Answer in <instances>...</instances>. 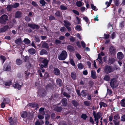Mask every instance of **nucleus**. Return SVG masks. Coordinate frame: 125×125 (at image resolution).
I'll use <instances>...</instances> for the list:
<instances>
[{
  "label": "nucleus",
  "mask_w": 125,
  "mask_h": 125,
  "mask_svg": "<svg viewBox=\"0 0 125 125\" xmlns=\"http://www.w3.org/2000/svg\"><path fill=\"white\" fill-rule=\"evenodd\" d=\"M75 29L76 30L80 31L81 29V26L79 25H77L75 27Z\"/></svg>",
  "instance_id": "4d7b16f0"
},
{
  "label": "nucleus",
  "mask_w": 125,
  "mask_h": 125,
  "mask_svg": "<svg viewBox=\"0 0 125 125\" xmlns=\"http://www.w3.org/2000/svg\"><path fill=\"white\" fill-rule=\"evenodd\" d=\"M23 42L26 44H28L30 43L31 42L28 39L25 38L23 41Z\"/></svg>",
  "instance_id": "ea45409f"
},
{
  "label": "nucleus",
  "mask_w": 125,
  "mask_h": 125,
  "mask_svg": "<svg viewBox=\"0 0 125 125\" xmlns=\"http://www.w3.org/2000/svg\"><path fill=\"white\" fill-rule=\"evenodd\" d=\"M125 23L124 22H122L120 24V27L121 28H123L125 25Z\"/></svg>",
  "instance_id": "3c124183"
},
{
  "label": "nucleus",
  "mask_w": 125,
  "mask_h": 125,
  "mask_svg": "<svg viewBox=\"0 0 125 125\" xmlns=\"http://www.w3.org/2000/svg\"><path fill=\"white\" fill-rule=\"evenodd\" d=\"M89 121L90 123H91L93 124H94L93 119L91 117H90L89 119Z\"/></svg>",
  "instance_id": "0e129e2a"
},
{
  "label": "nucleus",
  "mask_w": 125,
  "mask_h": 125,
  "mask_svg": "<svg viewBox=\"0 0 125 125\" xmlns=\"http://www.w3.org/2000/svg\"><path fill=\"white\" fill-rule=\"evenodd\" d=\"M42 47L43 48H49V46L47 43L44 42L42 44Z\"/></svg>",
  "instance_id": "6ab92c4d"
},
{
  "label": "nucleus",
  "mask_w": 125,
  "mask_h": 125,
  "mask_svg": "<svg viewBox=\"0 0 125 125\" xmlns=\"http://www.w3.org/2000/svg\"><path fill=\"white\" fill-rule=\"evenodd\" d=\"M40 54L41 55H43L44 54H47L48 52L46 50L43 49L40 52Z\"/></svg>",
  "instance_id": "5701e85b"
},
{
  "label": "nucleus",
  "mask_w": 125,
  "mask_h": 125,
  "mask_svg": "<svg viewBox=\"0 0 125 125\" xmlns=\"http://www.w3.org/2000/svg\"><path fill=\"white\" fill-rule=\"evenodd\" d=\"M91 77L93 79H95L97 78L96 73L94 70H92L91 71Z\"/></svg>",
  "instance_id": "9d476101"
},
{
  "label": "nucleus",
  "mask_w": 125,
  "mask_h": 125,
  "mask_svg": "<svg viewBox=\"0 0 125 125\" xmlns=\"http://www.w3.org/2000/svg\"><path fill=\"white\" fill-rule=\"evenodd\" d=\"M5 85L6 86H10L11 84V83L10 81H9L5 83Z\"/></svg>",
  "instance_id": "680f3d73"
},
{
  "label": "nucleus",
  "mask_w": 125,
  "mask_h": 125,
  "mask_svg": "<svg viewBox=\"0 0 125 125\" xmlns=\"http://www.w3.org/2000/svg\"><path fill=\"white\" fill-rule=\"evenodd\" d=\"M99 104L100 105V107L101 108L102 107V106L105 107L106 106V104L102 102H100L99 103Z\"/></svg>",
  "instance_id": "473e14b6"
},
{
  "label": "nucleus",
  "mask_w": 125,
  "mask_h": 125,
  "mask_svg": "<svg viewBox=\"0 0 125 125\" xmlns=\"http://www.w3.org/2000/svg\"><path fill=\"white\" fill-rule=\"evenodd\" d=\"M39 2L40 4L42 5V6H45V4L46 3L44 0H40Z\"/></svg>",
  "instance_id": "e433bc0d"
},
{
  "label": "nucleus",
  "mask_w": 125,
  "mask_h": 125,
  "mask_svg": "<svg viewBox=\"0 0 125 125\" xmlns=\"http://www.w3.org/2000/svg\"><path fill=\"white\" fill-rule=\"evenodd\" d=\"M44 124V122L42 120L40 121H36L35 123V125H42Z\"/></svg>",
  "instance_id": "f704fd0d"
},
{
  "label": "nucleus",
  "mask_w": 125,
  "mask_h": 125,
  "mask_svg": "<svg viewBox=\"0 0 125 125\" xmlns=\"http://www.w3.org/2000/svg\"><path fill=\"white\" fill-rule=\"evenodd\" d=\"M61 13L60 11H57L55 13V15L56 16L59 17L61 15Z\"/></svg>",
  "instance_id": "bf43d9fd"
},
{
  "label": "nucleus",
  "mask_w": 125,
  "mask_h": 125,
  "mask_svg": "<svg viewBox=\"0 0 125 125\" xmlns=\"http://www.w3.org/2000/svg\"><path fill=\"white\" fill-rule=\"evenodd\" d=\"M8 20L7 15L4 14L1 16L0 17V23L1 24H5L6 21Z\"/></svg>",
  "instance_id": "20e7f679"
},
{
  "label": "nucleus",
  "mask_w": 125,
  "mask_h": 125,
  "mask_svg": "<svg viewBox=\"0 0 125 125\" xmlns=\"http://www.w3.org/2000/svg\"><path fill=\"white\" fill-rule=\"evenodd\" d=\"M22 13L21 11H17L15 15V17L17 18H20L21 16Z\"/></svg>",
  "instance_id": "9b49d317"
},
{
  "label": "nucleus",
  "mask_w": 125,
  "mask_h": 125,
  "mask_svg": "<svg viewBox=\"0 0 125 125\" xmlns=\"http://www.w3.org/2000/svg\"><path fill=\"white\" fill-rule=\"evenodd\" d=\"M104 79L105 80L108 81L110 79V77L108 75H106L104 77Z\"/></svg>",
  "instance_id": "4c0bfd02"
},
{
  "label": "nucleus",
  "mask_w": 125,
  "mask_h": 125,
  "mask_svg": "<svg viewBox=\"0 0 125 125\" xmlns=\"http://www.w3.org/2000/svg\"><path fill=\"white\" fill-rule=\"evenodd\" d=\"M115 59L113 58H111L109 59L108 61V63L110 64H111L115 62Z\"/></svg>",
  "instance_id": "a878e982"
},
{
  "label": "nucleus",
  "mask_w": 125,
  "mask_h": 125,
  "mask_svg": "<svg viewBox=\"0 0 125 125\" xmlns=\"http://www.w3.org/2000/svg\"><path fill=\"white\" fill-rule=\"evenodd\" d=\"M104 38L106 39H108L109 37V34H106L104 33Z\"/></svg>",
  "instance_id": "69168bd1"
},
{
  "label": "nucleus",
  "mask_w": 125,
  "mask_h": 125,
  "mask_svg": "<svg viewBox=\"0 0 125 125\" xmlns=\"http://www.w3.org/2000/svg\"><path fill=\"white\" fill-rule=\"evenodd\" d=\"M88 93L85 90H83L80 93L81 95L83 97H84L87 95Z\"/></svg>",
  "instance_id": "b1692460"
},
{
  "label": "nucleus",
  "mask_w": 125,
  "mask_h": 125,
  "mask_svg": "<svg viewBox=\"0 0 125 125\" xmlns=\"http://www.w3.org/2000/svg\"><path fill=\"white\" fill-rule=\"evenodd\" d=\"M22 85V84L21 85H19L17 83H15L13 84V86L14 87L18 89L19 90L20 89L21 85Z\"/></svg>",
  "instance_id": "f8f14e48"
},
{
  "label": "nucleus",
  "mask_w": 125,
  "mask_h": 125,
  "mask_svg": "<svg viewBox=\"0 0 125 125\" xmlns=\"http://www.w3.org/2000/svg\"><path fill=\"white\" fill-rule=\"evenodd\" d=\"M63 94L64 96L67 97L68 98H69L71 97V96L69 94L66 92H63Z\"/></svg>",
  "instance_id": "72a5a7b5"
},
{
  "label": "nucleus",
  "mask_w": 125,
  "mask_h": 125,
  "mask_svg": "<svg viewBox=\"0 0 125 125\" xmlns=\"http://www.w3.org/2000/svg\"><path fill=\"white\" fill-rule=\"evenodd\" d=\"M124 55L121 52H118L117 54V57L119 59H121L124 57Z\"/></svg>",
  "instance_id": "ddd939ff"
},
{
  "label": "nucleus",
  "mask_w": 125,
  "mask_h": 125,
  "mask_svg": "<svg viewBox=\"0 0 125 125\" xmlns=\"http://www.w3.org/2000/svg\"><path fill=\"white\" fill-rule=\"evenodd\" d=\"M112 2V0H110L109 2H106L105 4L107 5V7H108L110 6Z\"/></svg>",
  "instance_id": "13d9d810"
},
{
  "label": "nucleus",
  "mask_w": 125,
  "mask_h": 125,
  "mask_svg": "<svg viewBox=\"0 0 125 125\" xmlns=\"http://www.w3.org/2000/svg\"><path fill=\"white\" fill-rule=\"evenodd\" d=\"M21 117L23 118H26L28 115L27 112L25 111H24L21 113Z\"/></svg>",
  "instance_id": "4be33fe9"
},
{
  "label": "nucleus",
  "mask_w": 125,
  "mask_h": 125,
  "mask_svg": "<svg viewBox=\"0 0 125 125\" xmlns=\"http://www.w3.org/2000/svg\"><path fill=\"white\" fill-rule=\"evenodd\" d=\"M121 121H122L125 122V114L121 117Z\"/></svg>",
  "instance_id": "e2e57ef3"
},
{
  "label": "nucleus",
  "mask_w": 125,
  "mask_h": 125,
  "mask_svg": "<svg viewBox=\"0 0 125 125\" xmlns=\"http://www.w3.org/2000/svg\"><path fill=\"white\" fill-rule=\"evenodd\" d=\"M13 8H16L19 6V4L18 3H16L13 4H12Z\"/></svg>",
  "instance_id": "a18cd8bd"
},
{
  "label": "nucleus",
  "mask_w": 125,
  "mask_h": 125,
  "mask_svg": "<svg viewBox=\"0 0 125 125\" xmlns=\"http://www.w3.org/2000/svg\"><path fill=\"white\" fill-rule=\"evenodd\" d=\"M118 83L117 80L115 78L111 79L110 83V85L113 89L117 87L118 85Z\"/></svg>",
  "instance_id": "f257e3e1"
},
{
  "label": "nucleus",
  "mask_w": 125,
  "mask_h": 125,
  "mask_svg": "<svg viewBox=\"0 0 125 125\" xmlns=\"http://www.w3.org/2000/svg\"><path fill=\"white\" fill-rule=\"evenodd\" d=\"M53 73L55 75H58L60 74V71L58 69L55 68L54 69Z\"/></svg>",
  "instance_id": "4468645a"
},
{
  "label": "nucleus",
  "mask_w": 125,
  "mask_h": 125,
  "mask_svg": "<svg viewBox=\"0 0 125 125\" xmlns=\"http://www.w3.org/2000/svg\"><path fill=\"white\" fill-rule=\"evenodd\" d=\"M59 125H66V124L65 122L62 121L60 123Z\"/></svg>",
  "instance_id": "338daca9"
},
{
  "label": "nucleus",
  "mask_w": 125,
  "mask_h": 125,
  "mask_svg": "<svg viewBox=\"0 0 125 125\" xmlns=\"http://www.w3.org/2000/svg\"><path fill=\"white\" fill-rule=\"evenodd\" d=\"M15 43L18 45H20L21 43V38H19L15 40Z\"/></svg>",
  "instance_id": "c85d7f7f"
},
{
  "label": "nucleus",
  "mask_w": 125,
  "mask_h": 125,
  "mask_svg": "<svg viewBox=\"0 0 125 125\" xmlns=\"http://www.w3.org/2000/svg\"><path fill=\"white\" fill-rule=\"evenodd\" d=\"M29 106H32L33 107H36V108H39L38 104L35 103H29Z\"/></svg>",
  "instance_id": "a211bd4d"
},
{
  "label": "nucleus",
  "mask_w": 125,
  "mask_h": 125,
  "mask_svg": "<svg viewBox=\"0 0 125 125\" xmlns=\"http://www.w3.org/2000/svg\"><path fill=\"white\" fill-rule=\"evenodd\" d=\"M61 9L62 10H65L67 9L66 7L63 5H61L60 6Z\"/></svg>",
  "instance_id": "5fc2aeb1"
},
{
  "label": "nucleus",
  "mask_w": 125,
  "mask_h": 125,
  "mask_svg": "<svg viewBox=\"0 0 125 125\" xmlns=\"http://www.w3.org/2000/svg\"><path fill=\"white\" fill-rule=\"evenodd\" d=\"M81 117L83 119L85 120L87 117V116L86 114H83L81 116Z\"/></svg>",
  "instance_id": "864d4df0"
},
{
  "label": "nucleus",
  "mask_w": 125,
  "mask_h": 125,
  "mask_svg": "<svg viewBox=\"0 0 125 125\" xmlns=\"http://www.w3.org/2000/svg\"><path fill=\"white\" fill-rule=\"evenodd\" d=\"M109 51L112 54H114L115 52V48L113 46H111L110 47Z\"/></svg>",
  "instance_id": "aec40b11"
},
{
  "label": "nucleus",
  "mask_w": 125,
  "mask_h": 125,
  "mask_svg": "<svg viewBox=\"0 0 125 125\" xmlns=\"http://www.w3.org/2000/svg\"><path fill=\"white\" fill-rule=\"evenodd\" d=\"M28 26L31 28L33 29H39L40 28V26L38 25L34 24L29 23Z\"/></svg>",
  "instance_id": "6e6552de"
},
{
  "label": "nucleus",
  "mask_w": 125,
  "mask_h": 125,
  "mask_svg": "<svg viewBox=\"0 0 125 125\" xmlns=\"http://www.w3.org/2000/svg\"><path fill=\"white\" fill-rule=\"evenodd\" d=\"M61 102L63 106H66L67 105V99L65 98H63L61 100Z\"/></svg>",
  "instance_id": "1a4fd4ad"
},
{
  "label": "nucleus",
  "mask_w": 125,
  "mask_h": 125,
  "mask_svg": "<svg viewBox=\"0 0 125 125\" xmlns=\"http://www.w3.org/2000/svg\"><path fill=\"white\" fill-rule=\"evenodd\" d=\"M72 103L75 107H76L79 104L78 102L75 100L72 101Z\"/></svg>",
  "instance_id": "7c9ffc66"
},
{
  "label": "nucleus",
  "mask_w": 125,
  "mask_h": 125,
  "mask_svg": "<svg viewBox=\"0 0 125 125\" xmlns=\"http://www.w3.org/2000/svg\"><path fill=\"white\" fill-rule=\"evenodd\" d=\"M9 27L8 26H6L3 28L0 29V32H4L9 29Z\"/></svg>",
  "instance_id": "dca6fc26"
},
{
  "label": "nucleus",
  "mask_w": 125,
  "mask_h": 125,
  "mask_svg": "<svg viewBox=\"0 0 125 125\" xmlns=\"http://www.w3.org/2000/svg\"><path fill=\"white\" fill-rule=\"evenodd\" d=\"M63 22L64 23V25L67 29L68 31H71V27H70V26L71 25L70 23L68 21L65 20Z\"/></svg>",
  "instance_id": "0eeeda50"
},
{
  "label": "nucleus",
  "mask_w": 125,
  "mask_h": 125,
  "mask_svg": "<svg viewBox=\"0 0 125 125\" xmlns=\"http://www.w3.org/2000/svg\"><path fill=\"white\" fill-rule=\"evenodd\" d=\"M61 42L58 39H55V43L56 45H58L61 43Z\"/></svg>",
  "instance_id": "37998d69"
},
{
  "label": "nucleus",
  "mask_w": 125,
  "mask_h": 125,
  "mask_svg": "<svg viewBox=\"0 0 125 125\" xmlns=\"http://www.w3.org/2000/svg\"><path fill=\"white\" fill-rule=\"evenodd\" d=\"M71 76L73 80L76 79V74L74 72H72L71 73Z\"/></svg>",
  "instance_id": "cd10ccee"
},
{
  "label": "nucleus",
  "mask_w": 125,
  "mask_h": 125,
  "mask_svg": "<svg viewBox=\"0 0 125 125\" xmlns=\"http://www.w3.org/2000/svg\"><path fill=\"white\" fill-rule=\"evenodd\" d=\"M25 20L27 22H29L31 20V19L29 16H26L25 18Z\"/></svg>",
  "instance_id": "de8ad7c7"
},
{
  "label": "nucleus",
  "mask_w": 125,
  "mask_h": 125,
  "mask_svg": "<svg viewBox=\"0 0 125 125\" xmlns=\"http://www.w3.org/2000/svg\"><path fill=\"white\" fill-rule=\"evenodd\" d=\"M115 68L113 67L110 66L106 65L104 68L105 72L107 74L113 72L115 70Z\"/></svg>",
  "instance_id": "f03ea898"
},
{
  "label": "nucleus",
  "mask_w": 125,
  "mask_h": 125,
  "mask_svg": "<svg viewBox=\"0 0 125 125\" xmlns=\"http://www.w3.org/2000/svg\"><path fill=\"white\" fill-rule=\"evenodd\" d=\"M3 70L4 71H10L11 70L10 65L8 63L5 64L3 67Z\"/></svg>",
  "instance_id": "423d86ee"
},
{
  "label": "nucleus",
  "mask_w": 125,
  "mask_h": 125,
  "mask_svg": "<svg viewBox=\"0 0 125 125\" xmlns=\"http://www.w3.org/2000/svg\"><path fill=\"white\" fill-rule=\"evenodd\" d=\"M76 4L77 6L80 7L82 5V2L81 1H78L76 2Z\"/></svg>",
  "instance_id": "09e8293b"
},
{
  "label": "nucleus",
  "mask_w": 125,
  "mask_h": 125,
  "mask_svg": "<svg viewBox=\"0 0 125 125\" xmlns=\"http://www.w3.org/2000/svg\"><path fill=\"white\" fill-rule=\"evenodd\" d=\"M125 99H123L121 100V102H120L121 105L123 107H125Z\"/></svg>",
  "instance_id": "58836bf2"
},
{
  "label": "nucleus",
  "mask_w": 125,
  "mask_h": 125,
  "mask_svg": "<svg viewBox=\"0 0 125 125\" xmlns=\"http://www.w3.org/2000/svg\"><path fill=\"white\" fill-rule=\"evenodd\" d=\"M84 104L86 106H89L90 103L88 101H86L84 102Z\"/></svg>",
  "instance_id": "603ef678"
},
{
  "label": "nucleus",
  "mask_w": 125,
  "mask_h": 125,
  "mask_svg": "<svg viewBox=\"0 0 125 125\" xmlns=\"http://www.w3.org/2000/svg\"><path fill=\"white\" fill-rule=\"evenodd\" d=\"M56 84L59 86H61L62 84V80L60 78H58L56 80Z\"/></svg>",
  "instance_id": "f3484780"
},
{
  "label": "nucleus",
  "mask_w": 125,
  "mask_h": 125,
  "mask_svg": "<svg viewBox=\"0 0 125 125\" xmlns=\"http://www.w3.org/2000/svg\"><path fill=\"white\" fill-rule=\"evenodd\" d=\"M67 48L70 52H72L74 51L75 49L72 46L70 45H68L67 46Z\"/></svg>",
  "instance_id": "412c9836"
},
{
  "label": "nucleus",
  "mask_w": 125,
  "mask_h": 125,
  "mask_svg": "<svg viewBox=\"0 0 125 125\" xmlns=\"http://www.w3.org/2000/svg\"><path fill=\"white\" fill-rule=\"evenodd\" d=\"M60 31L62 32H66V29L65 27H62L60 28Z\"/></svg>",
  "instance_id": "c03bdc74"
},
{
  "label": "nucleus",
  "mask_w": 125,
  "mask_h": 125,
  "mask_svg": "<svg viewBox=\"0 0 125 125\" xmlns=\"http://www.w3.org/2000/svg\"><path fill=\"white\" fill-rule=\"evenodd\" d=\"M107 94H110L112 93V91L110 89L107 88Z\"/></svg>",
  "instance_id": "774afa93"
},
{
  "label": "nucleus",
  "mask_w": 125,
  "mask_h": 125,
  "mask_svg": "<svg viewBox=\"0 0 125 125\" xmlns=\"http://www.w3.org/2000/svg\"><path fill=\"white\" fill-rule=\"evenodd\" d=\"M67 54L64 50L58 56V59L60 60H64L67 58Z\"/></svg>",
  "instance_id": "7ed1b4c3"
},
{
  "label": "nucleus",
  "mask_w": 125,
  "mask_h": 125,
  "mask_svg": "<svg viewBox=\"0 0 125 125\" xmlns=\"http://www.w3.org/2000/svg\"><path fill=\"white\" fill-rule=\"evenodd\" d=\"M114 120H116L119 119L120 118V117L118 114H117L115 115L114 117Z\"/></svg>",
  "instance_id": "49530a36"
},
{
  "label": "nucleus",
  "mask_w": 125,
  "mask_h": 125,
  "mask_svg": "<svg viewBox=\"0 0 125 125\" xmlns=\"http://www.w3.org/2000/svg\"><path fill=\"white\" fill-rule=\"evenodd\" d=\"M48 62V61L46 59H44L42 60V63L44 65V66L45 67V68L47 67V66Z\"/></svg>",
  "instance_id": "bb28decb"
},
{
  "label": "nucleus",
  "mask_w": 125,
  "mask_h": 125,
  "mask_svg": "<svg viewBox=\"0 0 125 125\" xmlns=\"http://www.w3.org/2000/svg\"><path fill=\"white\" fill-rule=\"evenodd\" d=\"M16 63L17 65H20L22 63V61L19 59H17L16 61Z\"/></svg>",
  "instance_id": "c756f323"
},
{
  "label": "nucleus",
  "mask_w": 125,
  "mask_h": 125,
  "mask_svg": "<svg viewBox=\"0 0 125 125\" xmlns=\"http://www.w3.org/2000/svg\"><path fill=\"white\" fill-rule=\"evenodd\" d=\"M97 59H99L101 61V62L98 60L100 63H101V62H102V58L101 57L100 53L98 55V58Z\"/></svg>",
  "instance_id": "6e6d98bb"
},
{
  "label": "nucleus",
  "mask_w": 125,
  "mask_h": 125,
  "mask_svg": "<svg viewBox=\"0 0 125 125\" xmlns=\"http://www.w3.org/2000/svg\"><path fill=\"white\" fill-rule=\"evenodd\" d=\"M77 66L79 69H82L83 67V65L81 63L78 64Z\"/></svg>",
  "instance_id": "79ce46f5"
},
{
  "label": "nucleus",
  "mask_w": 125,
  "mask_h": 125,
  "mask_svg": "<svg viewBox=\"0 0 125 125\" xmlns=\"http://www.w3.org/2000/svg\"><path fill=\"white\" fill-rule=\"evenodd\" d=\"M113 121L115 125H119L120 124L119 121L118 119L114 120Z\"/></svg>",
  "instance_id": "a19ab883"
},
{
  "label": "nucleus",
  "mask_w": 125,
  "mask_h": 125,
  "mask_svg": "<svg viewBox=\"0 0 125 125\" xmlns=\"http://www.w3.org/2000/svg\"><path fill=\"white\" fill-rule=\"evenodd\" d=\"M59 95L58 94H54L52 97H53V99L54 100L56 99L58 97Z\"/></svg>",
  "instance_id": "052dcab7"
},
{
  "label": "nucleus",
  "mask_w": 125,
  "mask_h": 125,
  "mask_svg": "<svg viewBox=\"0 0 125 125\" xmlns=\"http://www.w3.org/2000/svg\"><path fill=\"white\" fill-rule=\"evenodd\" d=\"M0 58L2 60V64H3L4 61L6 60V59L5 57V56H3L1 55L0 56Z\"/></svg>",
  "instance_id": "8fccbe9b"
},
{
  "label": "nucleus",
  "mask_w": 125,
  "mask_h": 125,
  "mask_svg": "<svg viewBox=\"0 0 125 125\" xmlns=\"http://www.w3.org/2000/svg\"><path fill=\"white\" fill-rule=\"evenodd\" d=\"M28 51L30 54L32 55L34 54L36 52V50L33 48L29 49H28Z\"/></svg>",
  "instance_id": "2eb2a0df"
},
{
  "label": "nucleus",
  "mask_w": 125,
  "mask_h": 125,
  "mask_svg": "<svg viewBox=\"0 0 125 125\" xmlns=\"http://www.w3.org/2000/svg\"><path fill=\"white\" fill-rule=\"evenodd\" d=\"M9 121V123L11 125H16V121H15V122H14V121L12 120V118L11 117H10Z\"/></svg>",
  "instance_id": "2f4dec72"
},
{
  "label": "nucleus",
  "mask_w": 125,
  "mask_h": 125,
  "mask_svg": "<svg viewBox=\"0 0 125 125\" xmlns=\"http://www.w3.org/2000/svg\"><path fill=\"white\" fill-rule=\"evenodd\" d=\"M13 8V7L12 4L9 5L7 6V9L8 11H9L11 10Z\"/></svg>",
  "instance_id": "c9c22d12"
},
{
  "label": "nucleus",
  "mask_w": 125,
  "mask_h": 125,
  "mask_svg": "<svg viewBox=\"0 0 125 125\" xmlns=\"http://www.w3.org/2000/svg\"><path fill=\"white\" fill-rule=\"evenodd\" d=\"M54 110L57 112H60L62 110V107H60L57 106L54 108Z\"/></svg>",
  "instance_id": "393cba45"
},
{
  "label": "nucleus",
  "mask_w": 125,
  "mask_h": 125,
  "mask_svg": "<svg viewBox=\"0 0 125 125\" xmlns=\"http://www.w3.org/2000/svg\"><path fill=\"white\" fill-rule=\"evenodd\" d=\"M93 114L94 118V120L99 119L101 116V113L100 112L96 113L95 111H94L93 112Z\"/></svg>",
  "instance_id": "39448f33"
}]
</instances>
